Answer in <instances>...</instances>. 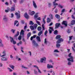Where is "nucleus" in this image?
Here are the masks:
<instances>
[{
    "mask_svg": "<svg viewBox=\"0 0 75 75\" xmlns=\"http://www.w3.org/2000/svg\"><path fill=\"white\" fill-rule=\"evenodd\" d=\"M36 37H37V35H35L31 37L30 38V40L32 41V40H33V38H35Z\"/></svg>",
    "mask_w": 75,
    "mask_h": 75,
    "instance_id": "nucleus-28",
    "label": "nucleus"
},
{
    "mask_svg": "<svg viewBox=\"0 0 75 75\" xmlns=\"http://www.w3.org/2000/svg\"><path fill=\"white\" fill-rule=\"evenodd\" d=\"M59 52L58 51V50H56L54 51V52Z\"/></svg>",
    "mask_w": 75,
    "mask_h": 75,
    "instance_id": "nucleus-49",
    "label": "nucleus"
},
{
    "mask_svg": "<svg viewBox=\"0 0 75 75\" xmlns=\"http://www.w3.org/2000/svg\"><path fill=\"white\" fill-rule=\"evenodd\" d=\"M51 22V19L49 18H47V23H49L50 22Z\"/></svg>",
    "mask_w": 75,
    "mask_h": 75,
    "instance_id": "nucleus-26",
    "label": "nucleus"
},
{
    "mask_svg": "<svg viewBox=\"0 0 75 75\" xmlns=\"http://www.w3.org/2000/svg\"><path fill=\"white\" fill-rule=\"evenodd\" d=\"M7 69H8V70H9V71L10 72H12L13 70L10 68L8 67L7 68Z\"/></svg>",
    "mask_w": 75,
    "mask_h": 75,
    "instance_id": "nucleus-41",
    "label": "nucleus"
},
{
    "mask_svg": "<svg viewBox=\"0 0 75 75\" xmlns=\"http://www.w3.org/2000/svg\"><path fill=\"white\" fill-rule=\"evenodd\" d=\"M58 7H59L61 8H62L63 7V6H62L60 4H59L58 5Z\"/></svg>",
    "mask_w": 75,
    "mask_h": 75,
    "instance_id": "nucleus-33",
    "label": "nucleus"
},
{
    "mask_svg": "<svg viewBox=\"0 0 75 75\" xmlns=\"http://www.w3.org/2000/svg\"><path fill=\"white\" fill-rule=\"evenodd\" d=\"M54 12L55 13H58V9L57 8H56L55 9Z\"/></svg>",
    "mask_w": 75,
    "mask_h": 75,
    "instance_id": "nucleus-50",
    "label": "nucleus"
},
{
    "mask_svg": "<svg viewBox=\"0 0 75 75\" xmlns=\"http://www.w3.org/2000/svg\"><path fill=\"white\" fill-rule=\"evenodd\" d=\"M54 34L57 35V34L58 33V31L57 30H56L55 31H54Z\"/></svg>",
    "mask_w": 75,
    "mask_h": 75,
    "instance_id": "nucleus-37",
    "label": "nucleus"
},
{
    "mask_svg": "<svg viewBox=\"0 0 75 75\" xmlns=\"http://www.w3.org/2000/svg\"><path fill=\"white\" fill-rule=\"evenodd\" d=\"M34 23H33L32 21H30L29 22V24L30 25H33L34 24Z\"/></svg>",
    "mask_w": 75,
    "mask_h": 75,
    "instance_id": "nucleus-39",
    "label": "nucleus"
},
{
    "mask_svg": "<svg viewBox=\"0 0 75 75\" xmlns=\"http://www.w3.org/2000/svg\"><path fill=\"white\" fill-rule=\"evenodd\" d=\"M11 32H12L13 33H14V32H15V31H16V30L14 29H12L11 30Z\"/></svg>",
    "mask_w": 75,
    "mask_h": 75,
    "instance_id": "nucleus-48",
    "label": "nucleus"
},
{
    "mask_svg": "<svg viewBox=\"0 0 75 75\" xmlns=\"http://www.w3.org/2000/svg\"><path fill=\"white\" fill-rule=\"evenodd\" d=\"M48 33V31H47V30H46L45 33H44V35H45V36H47V34Z\"/></svg>",
    "mask_w": 75,
    "mask_h": 75,
    "instance_id": "nucleus-44",
    "label": "nucleus"
},
{
    "mask_svg": "<svg viewBox=\"0 0 75 75\" xmlns=\"http://www.w3.org/2000/svg\"><path fill=\"white\" fill-rule=\"evenodd\" d=\"M31 33L30 32L27 35V39H28V38H29V37L31 36Z\"/></svg>",
    "mask_w": 75,
    "mask_h": 75,
    "instance_id": "nucleus-18",
    "label": "nucleus"
},
{
    "mask_svg": "<svg viewBox=\"0 0 75 75\" xmlns=\"http://www.w3.org/2000/svg\"><path fill=\"white\" fill-rule=\"evenodd\" d=\"M16 58L18 61H21V59L18 57V56H16Z\"/></svg>",
    "mask_w": 75,
    "mask_h": 75,
    "instance_id": "nucleus-27",
    "label": "nucleus"
},
{
    "mask_svg": "<svg viewBox=\"0 0 75 75\" xmlns=\"http://www.w3.org/2000/svg\"><path fill=\"white\" fill-rule=\"evenodd\" d=\"M55 16L56 18H60L59 15L58 14H57Z\"/></svg>",
    "mask_w": 75,
    "mask_h": 75,
    "instance_id": "nucleus-30",
    "label": "nucleus"
},
{
    "mask_svg": "<svg viewBox=\"0 0 75 75\" xmlns=\"http://www.w3.org/2000/svg\"><path fill=\"white\" fill-rule=\"evenodd\" d=\"M24 31L23 30H21V31L20 32V35H22L23 36H24Z\"/></svg>",
    "mask_w": 75,
    "mask_h": 75,
    "instance_id": "nucleus-14",
    "label": "nucleus"
},
{
    "mask_svg": "<svg viewBox=\"0 0 75 75\" xmlns=\"http://www.w3.org/2000/svg\"><path fill=\"white\" fill-rule=\"evenodd\" d=\"M42 33V31L41 30L38 33V35L39 36H40Z\"/></svg>",
    "mask_w": 75,
    "mask_h": 75,
    "instance_id": "nucleus-32",
    "label": "nucleus"
},
{
    "mask_svg": "<svg viewBox=\"0 0 75 75\" xmlns=\"http://www.w3.org/2000/svg\"><path fill=\"white\" fill-rule=\"evenodd\" d=\"M21 44H22V42L21 41H20L19 43L17 44V45L18 46H19L20 45H21Z\"/></svg>",
    "mask_w": 75,
    "mask_h": 75,
    "instance_id": "nucleus-29",
    "label": "nucleus"
},
{
    "mask_svg": "<svg viewBox=\"0 0 75 75\" xmlns=\"http://www.w3.org/2000/svg\"><path fill=\"white\" fill-rule=\"evenodd\" d=\"M50 29L49 30V31L50 34H51L52 33V31H53V28L52 27H49Z\"/></svg>",
    "mask_w": 75,
    "mask_h": 75,
    "instance_id": "nucleus-12",
    "label": "nucleus"
},
{
    "mask_svg": "<svg viewBox=\"0 0 75 75\" xmlns=\"http://www.w3.org/2000/svg\"><path fill=\"white\" fill-rule=\"evenodd\" d=\"M59 0H55L53 2V3L54 6H55L53 8V10L55 9V8H56V6H58V4L57 3H56V1H58Z\"/></svg>",
    "mask_w": 75,
    "mask_h": 75,
    "instance_id": "nucleus-5",
    "label": "nucleus"
},
{
    "mask_svg": "<svg viewBox=\"0 0 75 75\" xmlns=\"http://www.w3.org/2000/svg\"><path fill=\"white\" fill-rule=\"evenodd\" d=\"M28 54H29L30 56H31V52L29 51L28 52Z\"/></svg>",
    "mask_w": 75,
    "mask_h": 75,
    "instance_id": "nucleus-55",
    "label": "nucleus"
},
{
    "mask_svg": "<svg viewBox=\"0 0 75 75\" xmlns=\"http://www.w3.org/2000/svg\"><path fill=\"white\" fill-rule=\"evenodd\" d=\"M61 37V36L60 35H57L56 36V38L58 40L57 41V43H60L61 42H62L64 40L60 38Z\"/></svg>",
    "mask_w": 75,
    "mask_h": 75,
    "instance_id": "nucleus-2",
    "label": "nucleus"
},
{
    "mask_svg": "<svg viewBox=\"0 0 75 75\" xmlns=\"http://www.w3.org/2000/svg\"><path fill=\"white\" fill-rule=\"evenodd\" d=\"M48 42L47 40V39L46 38L45 39V42L44 43L45 44H47V43H48Z\"/></svg>",
    "mask_w": 75,
    "mask_h": 75,
    "instance_id": "nucleus-34",
    "label": "nucleus"
},
{
    "mask_svg": "<svg viewBox=\"0 0 75 75\" xmlns=\"http://www.w3.org/2000/svg\"><path fill=\"white\" fill-rule=\"evenodd\" d=\"M59 43H57L56 45L57 48H59L60 47V44H59Z\"/></svg>",
    "mask_w": 75,
    "mask_h": 75,
    "instance_id": "nucleus-31",
    "label": "nucleus"
},
{
    "mask_svg": "<svg viewBox=\"0 0 75 75\" xmlns=\"http://www.w3.org/2000/svg\"><path fill=\"white\" fill-rule=\"evenodd\" d=\"M33 67H34V68H36V69H39V68H38V67L36 65H33Z\"/></svg>",
    "mask_w": 75,
    "mask_h": 75,
    "instance_id": "nucleus-40",
    "label": "nucleus"
},
{
    "mask_svg": "<svg viewBox=\"0 0 75 75\" xmlns=\"http://www.w3.org/2000/svg\"><path fill=\"white\" fill-rule=\"evenodd\" d=\"M38 72H39V73H40V74H41V73H42L41 72V70H40L39 69H38Z\"/></svg>",
    "mask_w": 75,
    "mask_h": 75,
    "instance_id": "nucleus-52",
    "label": "nucleus"
},
{
    "mask_svg": "<svg viewBox=\"0 0 75 75\" xmlns=\"http://www.w3.org/2000/svg\"><path fill=\"white\" fill-rule=\"evenodd\" d=\"M18 39L19 40H21V36L20 35L18 37Z\"/></svg>",
    "mask_w": 75,
    "mask_h": 75,
    "instance_id": "nucleus-47",
    "label": "nucleus"
},
{
    "mask_svg": "<svg viewBox=\"0 0 75 75\" xmlns=\"http://www.w3.org/2000/svg\"><path fill=\"white\" fill-rule=\"evenodd\" d=\"M22 68H24L25 69H28V68L24 66H22Z\"/></svg>",
    "mask_w": 75,
    "mask_h": 75,
    "instance_id": "nucleus-58",
    "label": "nucleus"
},
{
    "mask_svg": "<svg viewBox=\"0 0 75 75\" xmlns=\"http://www.w3.org/2000/svg\"><path fill=\"white\" fill-rule=\"evenodd\" d=\"M10 58H11V59H13V57L12 56V55H10Z\"/></svg>",
    "mask_w": 75,
    "mask_h": 75,
    "instance_id": "nucleus-60",
    "label": "nucleus"
},
{
    "mask_svg": "<svg viewBox=\"0 0 75 75\" xmlns=\"http://www.w3.org/2000/svg\"><path fill=\"white\" fill-rule=\"evenodd\" d=\"M19 33H20V32H19V31H18L16 33V35H15V37H17V36H18V35L19 34Z\"/></svg>",
    "mask_w": 75,
    "mask_h": 75,
    "instance_id": "nucleus-35",
    "label": "nucleus"
},
{
    "mask_svg": "<svg viewBox=\"0 0 75 75\" xmlns=\"http://www.w3.org/2000/svg\"><path fill=\"white\" fill-rule=\"evenodd\" d=\"M42 21L43 23H44V24H45V19L43 18Z\"/></svg>",
    "mask_w": 75,
    "mask_h": 75,
    "instance_id": "nucleus-59",
    "label": "nucleus"
},
{
    "mask_svg": "<svg viewBox=\"0 0 75 75\" xmlns=\"http://www.w3.org/2000/svg\"><path fill=\"white\" fill-rule=\"evenodd\" d=\"M34 73L35 74H37V71L36 70V69L34 70Z\"/></svg>",
    "mask_w": 75,
    "mask_h": 75,
    "instance_id": "nucleus-42",
    "label": "nucleus"
},
{
    "mask_svg": "<svg viewBox=\"0 0 75 75\" xmlns=\"http://www.w3.org/2000/svg\"><path fill=\"white\" fill-rule=\"evenodd\" d=\"M1 59L2 61H7L8 59L5 57H2L1 58Z\"/></svg>",
    "mask_w": 75,
    "mask_h": 75,
    "instance_id": "nucleus-19",
    "label": "nucleus"
},
{
    "mask_svg": "<svg viewBox=\"0 0 75 75\" xmlns=\"http://www.w3.org/2000/svg\"><path fill=\"white\" fill-rule=\"evenodd\" d=\"M52 5V4L51 3H49L48 4V6L49 7H50V6Z\"/></svg>",
    "mask_w": 75,
    "mask_h": 75,
    "instance_id": "nucleus-62",
    "label": "nucleus"
},
{
    "mask_svg": "<svg viewBox=\"0 0 75 75\" xmlns=\"http://www.w3.org/2000/svg\"><path fill=\"white\" fill-rule=\"evenodd\" d=\"M71 25H74L75 24V20H73L71 22Z\"/></svg>",
    "mask_w": 75,
    "mask_h": 75,
    "instance_id": "nucleus-20",
    "label": "nucleus"
},
{
    "mask_svg": "<svg viewBox=\"0 0 75 75\" xmlns=\"http://www.w3.org/2000/svg\"><path fill=\"white\" fill-rule=\"evenodd\" d=\"M32 43L34 46L35 47H39L38 44L37 43H36V42H35V40H33L32 41Z\"/></svg>",
    "mask_w": 75,
    "mask_h": 75,
    "instance_id": "nucleus-3",
    "label": "nucleus"
},
{
    "mask_svg": "<svg viewBox=\"0 0 75 75\" xmlns=\"http://www.w3.org/2000/svg\"><path fill=\"white\" fill-rule=\"evenodd\" d=\"M49 17L51 19H53V15H52V14H50V15H49Z\"/></svg>",
    "mask_w": 75,
    "mask_h": 75,
    "instance_id": "nucleus-21",
    "label": "nucleus"
},
{
    "mask_svg": "<svg viewBox=\"0 0 75 75\" xmlns=\"http://www.w3.org/2000/svg\"><path fill=\"white\" fill-rule=\"evenodd\" d=\"M7 10H8V11H10L11 9H10L9 8H7Z\"/></svg>",
    "mask_w": 75,
    "mask_h": 75,
    "instance_id": "nucleus-64",
    "label": "nucleus"
},
{
    "mask_svg": "<svg viewBox=\"0 0 75 75\" xmlns=\"http://www.w3.org/2000/svg\"><path fill=\"white\" fill-rule=\"evenodd\" d=\"M42 28L43 30H44L45 29V28H44V24H42Z\"/></svg>",
    "mask_w": 75,
    "mask_h": 75,
    "instance_id": "nucleus-45",
    "label": "nucleus"
},
{
    "mask_svg": "<svg viewBox=\"0 0 75 75\" xmlns=\"http://www.w3.org/2000/svg\"><path fill=\"white\" fill-rule=\"evenodd\" d=\"M11 42H12V43H13V44H16V41H14L13 40V38L10 36L9 37Z\"/></svg>",
    "mask_w": 75,
    "mask_h": 75,
    "instance_id": "nucleus-7",
    "label": "nucleus"
},
{
    "mask_svg": "<svg viewBox=\"0 0 75 75\" xmlns=\"http://www.w3.org/2000/svg\"><path fill=\"white\" fill-rule=\"evenodd\" d=\"M0 67H3V64L1 63H0Z\"/></svg>",
    "mask_w": 75,
    "mask_h": 75,
    "instance_id": "nucleus-61",
    "label": "nucleus"
},
{
    "mask_svg": "<svg viewBox=\"0 0 75 75\" xmlns=\"http://www.w3.org/2000/svg\"><path fill=\"white\" fill-rule=\"evenodd\" d=\"M63 24L65 25V27H67V23L66 21H63Z\"/></svg>",
    "mask_w": 75,
    "mask_h": 75,
    "instance_id": "nucleus-23",
    "label": "nucleus"
},
{
    "mask_svg": "<svg viewBox=\"0 0 75 75\" xmlns=\"http://www.w3.org/2000/svg\"><path fill=\"white\" fill-rule=\"evenodd\" d=\"M65 11V9H63L62 11V13H64Z\"/></svg>",
    "mask_w": 75,
    "mask_h": 75,
    "instance_id": "nucleus-51",
    "label": "nucleus"
},
{
    "mask_svg": "<svg viewBox=\"0 0 75 75\" xmlns=\"http://www.w3.org/2000/svg\"><path fill=\"white\" fill-rule=\"evenodd\" d=\"M71 54H72V53H70L68 55L69 57H70V58L67 59L68 61V64L69 65H71V62H74V57L71 55Z\"/></svg>",
    "mask_w": 75,
    "mask_h": 75,
    "instance_id": "nucleus-1",
    "label": "nucleus"
},
{
    "mask_svg": "<svg viewBox=\"0 0 75 75\" xmlns=\"http://www.w3.org/2000/svg\"><path fill=\"white\" fill-rule=\"evenodd\" d=\"M46 61V57H43V58L40 59V62H43L44 61Z\"/></svg>",
    "mask_w": 75,
    "mask_h": 75,
    "instance_id": "nucleus-10",
    "label": "nucleus"
},
{
    "mask_svg": "<svg viewBox=\"0 0 75 75\" xmlns=\"http://www.w3.org/2000/svg\"><path fill=\"white\" fill-rule=\"evenodd\" d=\"M60 24L59 23H57L55 24V28H58L59 27Z\"/></svg>",
    "mask_w": 75,
    "mask_h": 75,
    "instance_id": "nucleus-13",
    "label": "nucleus"
},
{
    "mask_svg": "<svg viewBox=\"0 0 75 75\" xmlns=\"http://www.w3.org/2000/svg\"><path fill=\"white\" fill-rule=\"evenodd\" d=\"M38 31H41V27L40 26L38 28Z\"/></svg>",
    "mask_w": 75,
    "mask_h": 75,
    "instance_id": "nucleus-43",
    "label": "nucleus"
},
{
    "mask_svg": "<svg viewBox=\"0 0 75 75\" xmlns=\"http://www.w3.org/2000/svg\"><path fill=\"white\" fill-rule=\"evenodd\" d=\"M27 28V23H25V26H24V30H25Z\"/></svg>",
    "mask_w": 75,
    "mask_h": 75,
    "instance_id": "nucleus-57",
    "label": "nucleus"
},
{
    "mask_svg": "<svg viewBox=\"0 0 75 75\" xmlns=\"http://www.w3.org/2000/svg\"><path fill=\"white\" fill-rule=\"evenodd\" d=\"M28 14L30 16H33L35 14V12L33 11H31V10H29L28 11Z\"/></svg>",
    "mask_w": 75,
    "mask_h": 75,
    "instance_id": "nucleus-6",
    "label": "nucleus"
},
{
    "mask_svg": "<svg viewBox=\"0 0 75 75\" xmlns=\"http://www.w3.org/2000/svg\"><path fill=\"white\" fill-rule=\"evenodd\" d=\"M12 7L11 8V11H15V7L16 6H15V4H13L12 6Z\"/></svg>",
    "mask_w": 75,
    "mask_h": 75,
    "instance_id": "nucleus-8",
    "label": "nucleus"
},
{
    "mask_svg": "<svg viewBox=\"0 0 75 75\" xmlns=\"http://www.w3.org/2000/svg\"><path fill=\"white\" fill-rule=\"evenodd\" d=\"M36 39L39 42H41V40H40V38L39 36H37L36 37Z\"/></svg>",
    "mask_w": 75,
    "mask_h": 75,
    "instance_id": "nucleus-25",
    "label": "nucleus"
},
{
    "mask_svg": "<svg viewBox=\"0 0 75 75\" xmlns=\"http://www.w3.org/2000/svg\"><path fill=\"white\" fill-rule=\"evenodd\" d=\"M37 24H34L33 27V26H30V27L32 30H33L34 29H36L37 28Z\"/></svg>",
    "mask_w": 75,
    "mask_h": 75,
    "instance_id": "nucleus-4",
    "label": "nucleus"
},
{
    "mask_svg": "<svg viewBox=\"0 0 75 75\" xmlns=\"http://www.w3.org/2000/svg\"><path fill=\"white\" fill-rule=\"evenodd\" d=\"M15 14L17 18H18L20 17V11H18V13L16 12L15 13Z\"/></svg>",
    "mask_w": 75,
    "mask_h": 75,
    "instance_id": "nucleus-9",
    "label": "nucleus"
},
{
    "mask_svg": "<svg viewBox=\"0 0 75 75\" xmlns=\"http://www.w3.org/2000/svg\"><path fill=\"white\" fill-rule=\"evenodd\" d=\"M11 18H13V16H14V14L13 13H11Z\"/></svg>",
    "mask_w": 75,
    "mask_h": 75,
    "instance_id": "nucleus-56",
    "label": "nucleus"
},
{
    "mask_svg": "<svg viewBox=\"0 0 75 75\" xmlns=\"http://www.w3.org/2000/svg\"><path fill=\"white\" fill-rule=\"evenodd\" d=\"M9 67H10V68H11L12 69H13V70L14 69V68H15V67L13 65H9Z\"/></svg>",
    "mask_w": 75,
    "mask_h": 75,
    "instance_id": "nucleus-22",
    "label": "nucleus"
},
{
    "mask_svg": "<svg viewBox=\"0 0 75 75\" xmlns=\"http://www.w3.org/2000/svg\"><path fill=\"white\" fill-rule=\"evenodd\" d=\"M3 20L4 21H7L8 20V18L6 16H4L3 18Z\"/></svg>",
    "mask_w": 75,
    "mask_h": 75,
    "instance_id": "nucleus-24",
    "label": "nucleus"
},
{
    "mask_svg": "<svg viewBox=\"0 0 75 75\" xmlns=\"http://www.w3.org/2000/svg\"><path fill=\"white\" fill-rule=\"evenodd\" d=\"M24 16L26 18L28 19L29 18V16L27 15V13H25Z\"/></svg>",
    "mask_w": 75,
    "mask_h": 75,
    "instance_id": "nucleus-15",
    "label": "nucleus"
},
{
    "mask_svg": "<svg viewBox=\"0 0 75 75\" xmlns=\"http://www.w3.org/2000/svg\"><path fill=\"white\" fill-rule=\"evenodd\" d=\"M18 23V21H15V23L14 24V25H16L17 24V23Z\"/></svg>",
    "mask_w": 75,
    "mask_h": 75,
    "instance_id": "nucleus-53",
    "label": "nucleus"
},
{
    "mask_svg": "<svg viewBox=\"0 0 75 75\" xmlns=\"http://www.w3.org/2000/svg\"><path fill=\"white\" fill-rule=\"evenodd\" d=\"M5 13H8V10H5Z\"/></svg>",
    "mask_w": 75,
    "mask_h": 75,
    "instance_id": "nucleus-63",
    "label": "nucleus"
},
{
    "mask_svg": "<svg viewBox=\"0 0 75 75\" xmlns=\"http://www.w3.org/2000/svg\"><path fill=\"white\" fill-rule=\"evenodd\" d=\"M38 13H36L35 15L34 16V17L35 18H38Z\"/></svg>",
    "mask_w": 75,
    "mask_h": 75,
    "instance_id": "nucleus-36",
    "label": "nucleus"
},
{
    "mask_svg": "<svg viewBox=\"0 0 75 75\" xmlns=\"http://www.w3.org/2000/svg\"><path fill=\"white\" fill-rule=\"evenodd\" d=\"M33 5L35 8H37V6L35 2V1H33Z\"/></svg>",
    "mask_w": 75,
    "mask_h": 75,
    "instance_id": "nucleus-11",
    "label": "nucleus"
},
{
    "mask_svg": "<svg viewBox=\"0 0 75 75\" xmlns=\"http://www.w3.org/2000/svg\"><path fill=\"white\" fill-rule=\"evenodd\" d=\"M6 50H4L2 52L3 55L1 56V57H4V56H6Z\"/></svg>",
    "mask_w": 75,
    "mask_h": 75,
    "instance_id": "nucleus-16",
    "label": "nucleus"
},
{
    "mask_svg": "<svg viewBox=\"0 0 75 75\" xmlns=\"http://www.w3.org/2000/svg\"><path fill=\"white\" fill-rule=\"evenodd\" d=\"M4 47V45L2 43H0V47Z\"/></svg>",
    "mask_w": 75,
    "mask_h": 75,
    "instance_id": "nucleus-38",
    "label": "nucleus"
},
{
    "mask_svg": "<svg viewBox=\"0 0 75 75\" xmlns=\"http://www.w3.org/2000/svg\"><path fill=\"white\" fill-rule=\"evenodd\" d=\"M36 23L37 24H38V25H40V22L37 21H36Z\"/></svg>",
    "mask_w": 75,
    "mask_h": 75,
    "instance_id": "nucleus-46",
    "label": "nucleus"
},
{
    "mask_svg": "<svg viewBox=\"0 0 75 75\" xmlns=\"http://www.w3.org/2000/svg\"><path fill=\"white\" fill-rule=\"evenodd\" d=\"M53 67L52 65H50V64H48L47 65V68L48 69H50V68H52Z\"/></svg>",
    "mask_w": 75,
    "mask_h": 75,
    "instance_id": "nucleus-17",
    "label": "nucleus"
},
{
    "mask_svg": "<svg viewBox=\"0 0 75 75\" xmlns=\"http://www.w3.org/2000/svg\"><path fill=\"white\" fill-rule=\"evenodd\" d=\"M71 17L73 19H74L75 20V17H74V16L73 15H71Z\"/></svg>",
    "mask_w": 75,
    "mask_h": 75,
    "instance_id": "nucleus-54",
    "label": "nucleus"
}]
</instances>
